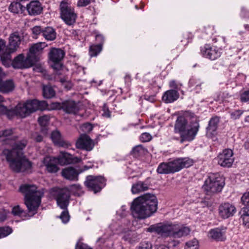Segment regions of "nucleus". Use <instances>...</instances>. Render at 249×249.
<instances>
[{"instance_id": "20e7f679", "label": "nucleus", "mask_w": 249, "mask_h": 249, "mask_svg": "<svg viewBox=\"0 0 249 249\" xmlns=\"http://www.w3.org/2000/svg\"><path fill=\"white\" fill-rule=\"evenodd\" d=\"M19 190L24 194L25 204L28 211L33 214L36 213L43 193L37 190L36 185L28 184L21 185Z\"/></svg>"}, {"instance_id": "338daca9", "label": "nucleus", "mask_w": 249, "mask_h": 249, "mask_svg": "<svg viewBox=\"0 0 249 249\" xmlns=\"http://www.w3.org/2000/svg\"><path fill=\"white\" fill-rule=\"evenodd\" d=\"M169 86L171 88H173L175 89H178V85L176 84V82L175 80L170 81Z\"/></svg>"}, {"instance_id": "ea45409f", "label": "nucleus", "mask_w": 249, "mask_h": 249, "mask_svg": "<svg viewBox=\"0 0 249 249\" xmlns=\"http://www.w3.org/2000/svg\"><path fill=\"white\" fill-rule=\"evenodd\" d=\"M145 148L142 145L139 144L134 147L131 151V154L136 157L143 154L144 152Z\"/></svg>"}, {"instance_id": "c9c22d12", "label": "nucleus", "mask_w": 249, "mask_h": 249, "mask_svg": "<svg viewBox=\"0 0 249 249\" xmlns=\"http://www.w3.org/2000/svg\"><path fill=\"white\" fill-rule=\"evenodd\" d=\"M42 94L44 98L51 99L55 96V92L50 85H46L43 86Z\"/></svg>"}, {"instance_id": "4c0bfd02", "label": "nucleus", "mask_w": 249, "mask_h": 249, "mask_svg": "<svg viewBox=\"0 0 249 249\" xmlns=\"http://www.w3.org/2000/svg\"><path fill=\"white\" fill-rule=\"evenodd\" d=\"M240 213L241 218L243 220V224L248 228H249V210L247 208L242 209Z\"/></svg>"}, {"instance_id": "f03ea898", "label": "nucleus", "mask_w": 249, "mask_h": 249, "mask_svg": "<svg viewBox=\"0 0 249 249\" xmlns=\"http://www.w3.org/2000/svg\"><path fill=\"white\" fill-rule=\"evenodd\" d=\"M158 208V200L154 195L145 194L134 199L130 210L136 218L145 219L155 213Z\"/></svg>"}, {"instance_id": "a18cd8bd", "label": "nucleus", "mask_w": 249, "mask_h": 249, "mask_svg": "<svg viewBox=\"0 0 249 249\" xmlns=\"http://www.w3.org/2000/svg\"><path fill=\"white\" fill-rule=\"evenodd\" d=\"M50 120V117L47 115L40 116L38 118V122L41 126L47 125Z\"/></svg>"}, {"instance_id": "a211bd4d", "label": "nucleus", "mask_w": 249, "mask_h": 249, "mask_svg": "<svg viewBox=\"0 0 249 249\" xmlns=\"http://www.w3.org/2000/svg\"><path fill=\"white\" fill-rule=\"evenodd\" d=\"M25 103L30 115L37 110H45L48 106L46 101H39L36 99L29 100L25 102Z\"/></svg>"}, {"instance_id": "58836bf2", "label": "nucleus", "mask_w": 249, "mask_h": 249, "mask_svg": "<svg viewBox=\"0 0 249 249\" xmlns=\"http://www.w3.org/2000/svg\"><path fill=\"white\" fill-rule=\"evenodd\" d=\"M102 50V44L92 45L89 48V54L90 56H95L99 53Z\"/></svg>"}, {"instance_id": "39448f33", "label": "nucleus", "mask_w": 249, "mask_h": 249, "mask_svg": "<svg viewBox=\"0 0 249 249\" xmlns=\"http://www.w3.org/2000/svg\"><path fill=\"white\" fill-rule=\"evenodd\" d=\"M20 41V37L18 32H14L10 35L9 38L8 45L6 48L5 52L1 55V61L6 67H10L11 54L14 53L18 47Z\"/></svg>"}, {"instance_id": "bf43d9fd", "label": "nucleus", "mask_w": 249, "mask_h": 249, "mask_svg": "<svg viewBox=\"0 0 249 249\" xmlns=\"http://www.w3.org/2000/svg\"><path fill=\"white\" fill-rule=\"evenodd\" d=\"M184 115L187 117H189L191 119H194V122L195 123L196 122V119L197 120V122L198 123V120L197 119V118L196 117L195 114L191 112V111H185V113H184Z\"/></svg>"}, {"instance_id": "f257e3e1", "label": "nucleus", "mask_w": 249, "mask_h": 249, "mask_svg": "<svg viewBox=\"0 0 249 249\" xmlns=\"http://www.w3.org/2000/svg\"><path fill=\"white\" fill-rule=\"evenodd\" d=\"M26 140L15 143L11 150L5 149L2 154L9 163L11 169L15 172L31 173L32 163L24 156L22 150L27 145Z\"/></svg>"}, {"instance_id": "c85d7f7f", "label": "nucleus", "mask_w": 249, "mask_h": 249, "mask_svg": "<svg viewBox=\"0 0 249 249\" xmlns=\"http://www.w3.org/2000/svg\"><path fill=\"white\" fill-rule=\"evenodd\" d=\"M179 97V94L175 89L166 91L162 96V100L166 103H171L177 100Z\"/></svg>"}, {"instance_id": "6ab92c4d", "label": "nucleus", "mask_w": 249, "mask_h": 249, "mask_svg": "<svg viewBox=\"0 0 249 249\" xmlns=\"http://www.w3.org/2000/svg\"><path fill=\"white\" fill-rule=\"evenodd\" d=\"M218 210L219 215L223 219L232 216L236 211L235 206L228 202L222 203Z\"/></svg>"}, {"instance_id": "774afa93", "label": "nucleus", "mask_w": 249, "mask_h": 249, "mask_svg": "<svg viewBox=\"0 0 249 249\" xmlns=\"http://www.w3.org/2000/svg\"><path fill=\"white\" fill-rule=\"evenodd\" d=\"M154 249H169V248L164 245H159L155 246Z\"/></svg>"}, {"instance_id": "13d9d810", "label": "nucleus", "mask_w": 249, "mask_h": 249, "mask_svg": "<svg viewBox=\"0 0 249 249\" xmlns=\"http://www.w3.org/2000/svg\"><path fill=\"white\" fill-rule=\"evenodd\" d=\"M241 100L245 102L249 101V90L246 91L241 94Z\"/></svg>"}, {"instance_id": "2eb2a0df", "label": "nucleus", "mask_w": 249, "mask_h": 249, "mask_svg": "<svg viewBox=\"0 0 249 249\" xmlns=\"http://www.w3.org/2000/svg\"><path fill=\"white\" fill-rule=\"evenodd\" d=\"M217 160L218 164L222 167H231L234 161L232 151L230 149H225L218 155Z\"/></svg>"}, {"instance_id": "f8f14e48", "label": "nucleus", "mask_w": 249, "mask_h": 249, "mask_svg": "<svg viewBox=\"0 0 249 249\" xmlns=\"http://www.w3.org/2000/svg\"><path fill=\"white\" fill-rule=\"evenodd\" d=\"M196 120L195 123H191L192 124L189 128L185 129L184 131L180 133V142L182 143L185 141H192L195 139L199 128V123L196 119Z\"/></svg>"}, {"instance_id": "1a4fd4ad", "label": "nucleus", "mask_w": 249, "mask_h": 249, "mask_svg": "<svg viewBox=\"0 0 249 249\" xmlns=\"http://www.w3.org/2000/svg\"><path fill=\"white\" fill-rule=\"evenodd\" d=\"M85 186L91 191L97 193L105 185V179L102 176H88L84 182Z\"/></svg>"}, {"instance_id": "5fc2aeb1", "label": "nucleus", "mask_w": 249, "mask_h": 249, "mask_svg": "<svg viewBox=\"0 0 249 249\" xmlns=\"http://www.w3.org/2000/svg\"><path fill=\"white\" fill-rule=\"evenodd\" d=\"M31 138L36 142H40L43 140V137L37 132H34L31 135Z\"/></svg>"}, {"instance_id": "0eeeda50", "label": "nucleus", "mask_w": 249, "mask_h": 249, "mask_svg": "<svg viewBox=\"0 0 249 249\" xmlns=\"http://www.w3.org/2000/svg\"><path fill=\"white\" fill-rule=\"evenodd\" d=\"M60 17L68 25H72L76 18V14L70 5L65 0H63L60 4Z\"/></svg>"}, {"instance_id": "e433bc0d", "label": "nucleus", "mask_w": 249, "mask_h": 249, "mask_svg": "<svg viewBox=\"0 0 249 249\" xmlns=\"http://www.w3.org/2000/svg\"><path fill=\"white\" fill-rule=\"evenodd\" d=\"M157 172L160 174H169L172 173L169 162H162L160 164Z\"/></svg>"}, {"instance_id": "473e14b6", "label": "nucleus", "mask_w": 249, "mask_h": 249, "mask_svg": "<svg viewBox=\"0 0 249 249\" xmlns=\"http://www.w3.org/2000/svg\"><path fill=\"white\" fill-rule=\"evenodd\" d=\"M15 87L14 83L11 80L2 81L0 84V91L6 93L12 91Z\"/></svg>"}, {"instance_id": "72a5a7b5", "label": "nucleus", "mask_w": 249, "mask_h": 249, "mask_svg": "<svg viewBox=\"0 0 249 249\" xmlns=\"http://www.w3.org/2000/svg\"><path fill=\"white\" fill-rule=\"evenodd\" d=\"M42 36L46 40L52 41L56 38V33L53 28L46 27L44 28Z\"/></svg>"}, {"instance_id": "e2e57ef3", "label": "nucleus", "mask_w": 249, "mask_h": 249, "mask_svg": "<svg viewBox=\"0 0 249 249\" xmlns=\"http://www.w3.org/2000/svg\"><path fill=\"white\" fill-rule=\"evenodd\" d=\"M5 43L3 40L0 39V57L1 58V55L3 53L5 52V51H3L4 49H6Z\"/></svg>"}, {"instance_id": "79ce46f5", "label": "nucleus", "mask_w": 249, "mask_h": 249, "mask_svg": "<svg viewBox=\"0 0 249 249\" xmlns=\"http://www.w3.org/2000/svg\"><path fill=\"white\" fill-rule=\"evenodd\" d=\"M12 232V229L9 227L0 228V238H3L9 235Z\"/></svg>"}, {"instance_id": "f704fd0d", "label": "nucleus", "mask_w": 249, "mask_h": 249, "mask_svg": "<svg viewBox=\"0 0 249 249\" xmlns=\"http://www.w3.org/2000/svg\"><path fill=\"white\" fill-rule=\"evenodd\" d=\"M9 10L15 14H21L25 11V7L18 2H13L10 4Z\"/></svg>"}, {"instance_id": "cd10ccee", "label": "nucleus", "mask_w": 249, "mask_h": 249, "mask_svg": "<svg viewBox=\"0 0 249 249\" xmlns=\"http://www.w3.org/2000/svg\"><path fill=\"white\" fill-rule=\"evenodd\" d=\"M219 123V117L214 116L212 117L209 122L208 126L206 128L207 134L210 136L216 134V131Z\"/></svg>"}, {"instance_id": "7c9ffc66", "label": "nucleus", "mask_w": 249, "mask_h": 249, "mask_svg": "<svg viewBox=\"0 0 249 249\" xmlns=\"http://www.w3.org/2000/svg\"><path fill=\"white\" fill-rule=\"evenodd\" d=\"M187 126V121L184 116H179L178 117L175 124V132L181 133L184 131Z\"/></svg>"}, {"instance_id": "864d4df0", "label": "nucleus", "mask_w": 249, "mask_h": 249, "mask_svg": "<svg viewBox=\"0 0 249 249\" xmlns=\"http://www.w3.org/2000/svg\"><path fill=\"white\" fill-rule=\"evenodd\" d=\"M152 139V136L148 133H143L140 137V140L142 142H147L150 141Z\"/></svg>"}, {"instance_id": "3c124183", "label": "nucleus", "mask_w": 249, "mask_h": 249, "mask_svg": "<svg viewBox=\"0 0 249 249\" xmlns=\"http://www.w3.org/2000/svg\"><path fill=\"white\" fill-rule=\"evenodd\" d=\"M44 28H42L40 26H36L34 27L32 29V33L34 36H38L41 34H43Z\"/></svg>"}, {"instance_id": "f3484780", "label": "nucleus", "mask_w": 249, "mask_h": 249, "mask_svg": "<svg viewBox=\"0 0 249 249\" xmlns=\"http://www.w3.org/2000/svg\"><path fill=\"white\" fill-rule=\"evenodd\" d=\"M55 159L58 164L61 165L77 163L81 160V158L74 157L73 155L64 152H61L58 157H55Z\"/></svg>"}, {"instance_id": "4be33fe9", "label": "nucleus", "mask_w": 249, "mask_h": 249, "mask_svg": "<svg viewBox=\"0 0 249 249\" xmlns=\"http://www.w3.org/2000/svg\"><path fill=\"white\" fill-rule=\"evenodd\" d=\"M10 114L12 119L15 115H18L22 118H24L29 116L30 113L24 103V104L19 103L15 108H10Z\"/></svg>"}, {"instance_id": "6e6d98bb", "label": "nucleus", "mask_w": 249, "mask_h": 249, "mask_svg": "<svg viewBox=\"0 0 249 249\" xmlns=\"http://www.w3.org/2000/svg\"><path fill=\"white\" fill-rule=\"evenodd\" d=\"M8 213L9 211L5 209H3L2 211L0 212V222H3L6 219Z\"/></svg>"}, {"instance_id": "4d7b16f0", "label": "nucleus", "mask_w": 249, "mask_h": 249, "mask_svg": "<svg viewBox=\"0 0 249 249\" xmlns=\"http://www.w3.org/2000/svg\"><path fill=\"white\" fill-rule=\"evenodd\" d=\"M83 131L87 132H90L93 129V126L89 123H86L82 126Z\"/></svg>"}, {"instance_id": "4468645a", "label": "nucleus", "mask_w": 249, "mask_h": 249, "mask_svg": "<svg viewBox=\"0 0 249 249\" xmlns=\"http://www.w3.org/2000/svg\"><path fill=\"white\" fill-rule=\"evenodd\" d=\"M172 173L179 171L183 168H187L193 163V160L188 158H178L169 161Z\"/></svg>"}, {"instance_id": "a19ab883", "label": "nucleus", "mask_w": 249, "mask_h": 249, "mask_svg": "<svg viewBox=\"0 0 249 249\" xmlns=\"http://www.w3.org/2000/svg\"><path fill=\"white\" fill-rule=\"evenodd\" d=\"M185 249H198V242L194 239L193 240L186 243Z\"/></svg>"}, {"instance_id": "680f3d73", "label": "nucleus", "mask_w": 249, "mask_h": 249, "mask_svg": "<svg viewBox=\"0 0 249 249\" xmlns=\"http://www.w3.org/2000/svg\"><path fill=\"white\" fill-rule=\"evenodd\" d=\"M103 113H102V115L104 117H105L107 118L110 117V116H111L110 112L109 111L108 108L106 107L105 105L103 107Z\"/></svg>"}, {"instance_id": "2f4dec72", "label": "nucleus", "mask_w": 249, "mask_h": 249, "mask_svg": "<svg viewBox=\"0 0 249 249\" xmlns=\"http://www.w3.org/2000/svg\"><path fill=\"white\" fill-rule=\"evenodd\" d=\"M149 185L145 181H139L133 184L131 192L133 194H138L147 190Z\"/></svg>"}, {"instance_id": "7ed1b4c3", "label": "nucleus", "mask_w": 249, "mask_h": 249, "mask_svg": "<svg viewBox=\"0 0 249 249\" xmlns=\"http://www.w3.org/2000/svg\"><path fill=\"white\" fill-rule=\"evenodd\" d=\"M147 231L155 232L162 237H172L176 238L188 235L190 230L187 227H180L177 225L159 223L151 225L147 229Z\"/></svg>"}, {"instance_id": "9d476101", "label": "nucleus", "mask_w": 249, "mask_h": 249, "mask_svg": "<svg viewBox=\"0 0 249 249\" xmlns=\"http://www.w3.org/2000/svg\"><path fill=\"white\" fill-rule=\"evenodd\" d=\"M54 196L57 205L62 209H67L71 196L69 191L66 188L57 189Z\"/></svg>"}, {"instance_id": "393cba45", "label": "nucleus", "mask_w": 249, "mask_h": 249, "mask_svg": "<svg viewBox=\"0 0 249 249\" xmlns=\"http://www.w3.org/2000/svg\"><path fill=\"white\" fill-rule=\"evenodd\" d=\"M43 163L46 167L47 171L51 173H55L59 170L57 166L58 162L56 161L55 157H46L44 159Z\"/></svg>"}, {"instance_id": "c03bdc74", "label": "nucleus", "mask_w": 249, "mask_h": 249, "mask_svg": "<svg viewBox=\"0 0 249 249\" xmlns=\"http://www.w3.org/2000/svg\"><path fill=\"white\" fill-rule=\"evenodd\" d=\"M152 244L148 241H143L140 243L136 249H152Z\"/></svg>"}, {"instance_id": "69168bd1", "label": "nucleus", "mask_w": 249, "mask_h": 249, "mask_svg": "<svg viewBox=\"0 0 249 249\" xmlns=\"http://www.w3.org/2000/svg\"><path fill=\"white\" fill-rule=\"evenodd\" d=\"M96 40L98 41H99V44H102V46H103V44L104 42V37L103 36L101 35H97L96 36Z\"/></svg>"}, {"instance_id": "ddd939ff", "label": "nucleus", "mask_w": 249, "mask_h": 249, "mask_svg": "<svg viewBox=\"0 0 249 249\" xmlns=\"http://www.w3.org/2000/svg\"><path fill=\"white\" fill-rule=\"evenodd\" d=\"M75 145L78 149L90 151L93 148L94 142L87 134H82L76 141Z\"/></svg>"}, {"instance_id": "dca6fc26", "label": "nucleus", "mask_w": 249, "mask_h": 249, "mask_svg": "<svg viewBox=\"0 0 249 249\" xmlns=\"http://www.w3.org/2000/svg\"><path fill=\"white\" fill-rule=\"evenodd\" d=\"M45 47V43L38 42L33 44L29 49L28 56L34 65L39 59V55Z\"/></svg>"}, {"instance_id": "b1692460", "label": "nucleus", "mask_w": 249, "mask_h": 249, "mask_svg": "<svg viewBox=\"0 0 249 249\" xmlns=\"http://www.w3.org/2000/svg\"><path fill=\"white\" fill-rule=\"evenodd\" d=\"M79 110L77 104L74 101L69 100L63 102V110L67 114H75Z\"/></svg>"}, {"instance_id": "09e8293b", "label": "nucleus", "mask_w": 249, "mask_h": 249, "mask_svg": "<svg viewBox=\"0 0 249 249\" xmlns=\"http://www.w3.org/2000/svg\"><path fill=\"white\" fill-rule=\"evenodd\" d=\"M12 213L15 216H19L24 213V211L19 207V205H17L12 208Z\"/></svg>"}, {"instance_id": "bb28decb", "label": "nucleus", "mask_w": 249, "mask_h": 249, "mask_svg": "<svg viewBox=\"0 0 249 249\" xmlns=\"http://www.w3.org/2000/svg\"><path fill=\"white\" fill-rule=\"evenodd\" d=\"M225 229L215 228L211 230L208 234L209 237L216 241H223L226 239Z\"/></svg>"}, {"instance_id": "412c9836", "label": "nucleus", "mask_w": 249, "mask_h": 249, "mask_svg": "<svg viewBox=\"0 0 249 249\" xmlns=\"http://www.w3.org/2000/svg\"><path fill=\"white\" fill-rule=\"evenodd\" d=\"M31 16H37L40 15L43 11V7L41 3L37 0L30 1L25 7Z\"/></svg>"}, {"instance_id": "49530a36", "label": "nucleus", "mask_w": 249, "mask_h": 249, "mask_svg": "<svg viewBox=\"0 0 249 249\" xmlns=\"http://www.w3.org/2000/svg\"><path fill=\"white\" fill-rule=\"evenodd\" d=\"M134 237H133V233L131 231L125 233L123 236V239L129 243H132L134 241Z\"/></svg>"}, {"instance_id": "8fccbe9b", "label": "nucleus", "mask_w": 249, "mask_h": 249, "mask_svg": "<svg viewBox=\"0 0 249 249\" xmlns=\"http://www.w3.org/2000/svg\"><path fill=\"white\" fill-rule=\"evenodd\" d=\"M241 201L245 207L249 208V192L243 195L241 197Z\"/></svg>"}, {"instance_id": "a878e982", "label": "nucleus", "mask_w": 249, "mask_h": 249, "mask_svg": "<svg viewBox=\"0 0 249 249\" xmlns=\"http://www.w3.org/2000/svg\"><path fill=\"white\" fill-rule=\"evenodd\" d=\"M62 176L67 179L76 181L80 174L77 170L72 167H68L63 169L61 172Z\"/></svg>"}, {"instance_id": "423d86ee", "label": "nucleus", "mask_w": 249, "mask_h": 249, "mask_svg": "<svg viewBox=\"0 0 249 249\" xmlns=\"http://www.w3.org/2000/svg\"><path fill=\"white\" fill-rule=\"evenodd\" d=\"M224 179L219 174H212L205 181L203 189L208 195L219 192L224 185Z\"/></svg>"}, {"instance_id": "de8ad7c7", "label": "nucleus", "mask_w": 249, "mask_h": 249, "mask_svg": "<svg viewBox=\"0 0 249 249\" xmlns=\"http://www.w3.org/2000/svg\"><path fill=\"white\" fill-rule=\"evenodd\" d=\"M64 210V211L62 212L60 216V218L63 223H66L69 221L70 219V215L69 214L67 209Z\"/></svg>"}, {"instance_id": "37998d69", "label": "nucleus", "mask_w": 249, "mask_h": 249, "mask_svg": "<svg viewBox=\"0 0 249 249\" xmlns=\"http://www.w3.org/2000/svg\"><path fill=\"white\" fill-rule=\"evenodd\" d=\"M10 111V108H8L4 105L0 103V115L5 114L9 119H11Z\"/></svg>"}, {"instance_id": "c756f323", "label": "nucleus", "mask_w": 249, "mask_h": 249, "mask_svg": "<svg viewBox=\"0 0 249 249\" xmlns=\"http://www.w3.org/2000/svg\"><path fill=\"white\" fill-rule=\"evenodd\" d=\"M203 56L211 60H214L220 56L219 53L215 49H213L209 46H205L201 50Z\"/></svg>"}, {"instance_id": "0e129e2a", "label": "nucleus", "mask_w": 249, "mask_h": 249, "mask_svg": "<svg viewBox=\"0 0 249 249\" xmlns=\"http://www.w3.org/2000/svg\"><path fill=\"white\" fill-rule=\"evenodd\" d=\"M53 107L55 109H62L63 108V102L62 103H54L53 104Z\"/></svg>"}, {"instance_id": "603ef678", "label": "nucleus", "mask_w": 249, "mask_h": 249, "mask_svg": "<svg viewBox=\"0 0 249 249\" xmlns=\"http://www.w3.org/2000/svg\"><path fill=\"white\" fill-rule=\"evenodd\" d=\"M243 113V111L240 109L234 110L231 113V118L233 120L237 119L239 118Z\"/></svg>"}, {"instance_id": "aec40b11", "label": "nucleus", "mask_w": 249, "mask_h": 249, "mask_svg": "<svg viewBox=\"0 0 249 249\" xmlns=\"http://www.w3.org/2000/svg\"><path fill=\"white\" fill-rule=\"evenodd\" d=\"M18 138L14 132V129H8L0 131V140L5 144H11Z\"/></svg>"}, {"instance_id": "5701e85b", "label": "nucleus", "mask_w": 249, "mask_h": 249, "mask_svg": "<svg viewBox=\"0 0 249 249\" xmlns=\"http://www.w3.org/2000/svg\"><path fill=\"white\" fill-rule=\"evenodd\" d=\"M51 139L55 145L68 148L71 145V143L66 141H65L62 137L59 131L56 130L53 131L51 134Z\"/></svg>"}, {"instance_id": "6e6552de", "label": "nucleus", "mask_w": 249, "mask_h": 249, "mask_svg": "<svg viewBox=\"0 0 249 249\" xmlns=\"http://www.w3.org/2000/svg\"><path fill=\"white\" fill-rule=\"evenodd\" d=\"M65 54V52L61 49L52 48L49 53V58L51 62V67L55 70H60L62 66V61Z\"/></svg>"}, {"instance_id": "052dcab7", "label": "nucleus", "mask_w": 249, "mask_h": 249, "mask_svg": "<svg viewBox=\"0 0 249 249\" xmlns=\"http://www.w3.org/2000/svg\"><path fill=\"white\" fill-rule=\"evenodd\" d=\"M91 0H78L77 6L79 7L86 6L89 4Z\"/></svg>"}, {"instance_id": "9b49d317", "label": "nucleus", "mask_w": 249, "mask_h": 249, "mask_svg": "<svg viewBox=\"0 0 249 249\" xmlns=\"http://www.w3.org/2000/svg\"><path fill=\"white\" fill-rule=\"evenodd\" d=\"M10 65L15 69H19L28 68L34 66L28 56L25 58L23 53L17 55L13 60L11 59Z\"/></svg>"}]
</instances>
